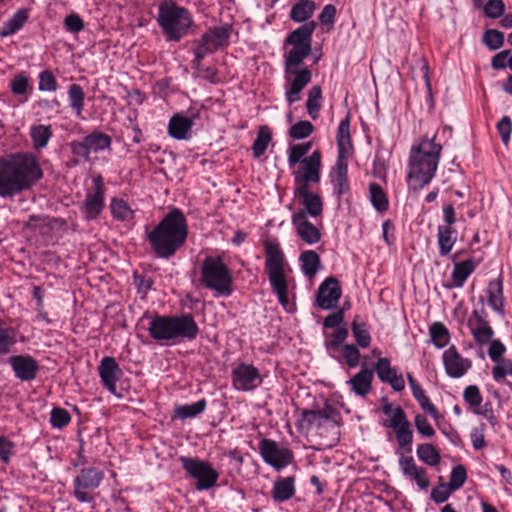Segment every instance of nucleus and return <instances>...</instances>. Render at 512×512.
<instances>
[{
    "label": "nucleus",
    "mask_w": 512,
    "mask_h": 512,
    "mask_svg": "<svg viewBox=\"0 0 512 512\" xmlns=\"http://www.w3.org/2000/svg\"><path fill=\"white\" fill-rule=\"evenodd\" d=\"M373 377V370L363 365L362 369L347 381V384L356 395L365 397L372 388Z\"/></svg>",
    "instance_id": "nucleus-28"
},
{
    "label": "nucleus",
    "mask_w": 512,
    "mask_h": 512,
    "mask_svg": "<svg viewBox=\"0 0 512 512\" xmlns=\"http://www.w3.org/2000/svg\"><path fill=\"white\" fill-rule=\"evenodd\" d=\"M149 336L157 342L193 341L200 329L191 313L180 315H160L154 313L149 317L147 328Z\"/></svg>",
    "instance_id": "nucleus-5"
},
{
    "label": "nucleus",
    "mask_w": 512,
    "mask_h": 512,
    "mask_svg": "<svg viewBox=\"0 0 512 512\" xmlns=\"http://www.w3.org/2000/svg\"><path fill=\"white\" fill-rule=\"evenodd\" d=\"M360 317L356 315L351 324V329L353 332V336L355 338L356 343L361 348H367L371 343V335L367 330L365 322H359Z\"/></svg>",
    "instance_id": "nucleus-41"
},
{
    "label": "nucleus",
    "mask_w": 512,
    "mask_h": 512,
    "mask_svg": "<svg viewBox=\"0 0 512 512\" xmlns=\"http://www.w3.org/2000/svg\"><path fill=\"white\" fill-rule=\"evenodd\" d=\"M383 425L394 430L398 446L401 449L406 453L412 451L413 431L404 410L400 406L396 407L394 415L389 420L384 421Z\"/></svg>",
    "instance_id": "nucleus-13"
},
{
    "label": "nucleus",
    "mask_w": 512,
    "mask_h": 512,
    "mask_svg": "<svg viewBox=\"0 0 512 512\" xmlns=\"http://www.w3.org/2000/svg\"><path fill=\"white\" fill-rule=\"evenodd\" d=\"M258 448L263 460L277 471L294 461L293 451L288 447L279 446L274 440L264 438L259 442Z\"/></svg>",
    "instance_id": "nucleus-12"
},
{
    "label": "nucleus",
    "mask_w": 512,
    "mask_h": 512,
    "mask_svg": "<svg viewBox=\"0 0 512 512\" xmlns=\"http://www.w3.org/2000/svg\"><path fill=\"white\" fill-rule=\"evenodd\" d=\"M317 27L315 21H309L291 32L285 43L292 49L285 55L284 72L287 82L285 88L286 101L289 105L301 99L302 90L311 82L312 72L307 67L300 68L312 51V34Z\"/></svg>",
    "instance_id": "nucleus-1"
},
{
    "label": "nucleus",
    "mask_w": 512,
    "mask_h": 512,
    "mask_svg": "<svg viewBox=\"0 0 512 512\" xmlns=\"http://www.w3.org/2000/svg\"><path fill=\"white\" fill-rule=\"evenodd\" d=\"M314 131V126L307 120H301L292 125L289 129V136L293 139H304Z\"/></svg>",
    "instance_id": "nucleus-51"
},
{
    "label": "nucleus",
    "mask_w": 512,
    "mask_h": 512,
    "mask_svg": "<svg viewBox=\"0 0 512 512\" xmlns=\"http://www.w3.org/2000/svg\"><path fill=\"white\" fill-rule=\"evenodd\" d=\"M110 209L112 217L115 220L128 221L133 219L134 212L123 199L113 198Z\"/></svg>",
    "instance_id": "nucleus-45"
},
{
    "label": "nucleus",
    "mask_w": 512,
    "mask_h": 512,
    "mask_svg": "<svg viewBox=\"0 0 512 512\" xmlns=\"http://www.w3.org/2000/svg\"><path fill=\"white\" fill-rule=\"evenodd\" d=\"M70 107L77 116H81L84 109L85 93L79 84H71L68 88Z\"/></svg>",
    "instance_id": "nucleus-44"
},
{
    "label": "nucleus",
    "mask_w": 512,
    "mask_h": 512,
    "mask_svg": "<svg viewBox=\"0 0 512 512\" xmlns=\"http://www.w3.org/2000/svg\"><path fill=\"white\" fill-rule=\"evenodd\" d=\"M263 245L265 250V270L272 290L277 295L279 303L286 307L289 304L288 283L285 274V267L288 264L284 252L276 241L265 240Z\"/></svg>",
    "instance_id": "nucleus-7"
},
{
    "label": "nucleus",
    "mask_w": 512,
    "mask_h": 512,
    "mask_svg": "<svg viewBox=\"0 0 512 512\" xmlns=\"http://www.w3.org/2000/svg\"><path fill=\"white\" fill-rule=\"evenodd\" d=\"M429 335L435 347L444 348L450 341V333L442 322H434L429 326Z\"/></svg>",
    "instance_id": "nucleus-38"
},
{
    "label": "nucleus",
    "mask_w": 512,
    "mask_h": 512,
    "mask_svg": "<svg viewBox=\"0 0 512 512\" xmlns=\"http://www.w3.org/2000/svg\"><path fill=\"white\" fill-rule=\"evenodd\" d=\"M453 492L454 490H450L448 484L441 483L439 486L432 489L431 499L435 503L440 504L445 502Z\"/></svg>",
    "instance_id": "nucleus-64"
},
{
    "label": "nucleus",
    "mask_w": 512,
    "mask_h": 512,
    "mask_svg": "<svg viewBox=\"0 0 512 512\" xmlns=\"http://www.w3.org/2000/svg\"><path fill=\"white\" fill-rule=\"evenodd\" d=\"M10 90L14 95H28L33 88L29 77L24 73H19L11 79Z\"/></svg>",
    "instance_id": "nucleus-48"
},
{
    "label": "nucleus",
    "mask_w": 512,
    "mask_h": 512,
    "mask_svg": "<svg viewBox=\"0 0 512 512\" xmlns=\"http://www.w3.org/2000/svg\"><path fill=\"white\" fill-rule=\"evenodd\" d=\"M271 140V129L266 125L260 126L257 132V137L252 145V151L255 158H259L265 153Z\"/></svg>",
    "instance_id": "nucleus-39"
},
{
    "label": "nucleus",
    "mask_w": 512,
    "mask_h": 512,
    "mask_svg": "<svg viewBox=\"0 0 512 512\" xmlns=\"http://www.w3.org/2000/svg\"><path fill=\"white\" fill-rule=\"evenodd\" d=\"M488 305L498 314L504 315L503 281L500 277L491 280L487 287Z\"/></svg>",
    "instance_id": "nucleus-29"
},
{
    "label": "nucleus",
    "mask_w": 512,
    "mask_h": 512,
    "mask_svg": "<svg viewBox=\"0 0 512 512\" xmlns=\"http://www.w3.org/2000/svg\"><path fill=\"white\" fill-rule=\"evenodd\" d=\"M342 295L340 282L337 278L330 276L318 287L314 305L323 310H330L336 307Z\"/></svg>",
    "instance_id": "nucleus-16"
},
{
    "label": "nucleus",
    "mask_w": 512,
    "mask_h": 512,
    "mask_svg": "<svg viewBox=\"0 0 512 512\" xmlns=\"http://www.w3.org/2000/svg\"><path fill=\"white\" fill-rule=\"evenodd\" d=\"M231 30L232 28L230 25L209 29L201 36L200 41L210 50L215 52L220 47L226 46L228 44Z\"/></svg>",
    "instance_id": "nucleus-27"
},
{
    "label": "nucleus",
    "mask_w": 512,
    "mask_h": 512,
    "mask_svg": "<svg viewBox=\"0 0 512 512\" xmlns=\"http://www.w3.org/2000/svg\"><path fill=\"white\" fill-rule=\"evenodd\" d=\"M58 88L57 80L50 70H44L39 74V86L40 91L54 92Z\"/></svg>",
    "instance_id": "nucleus-58"
},
{
    "label": "nucleus",
    "mask_w": 512,
    "mask_h": 512,
    "mask_svg": "<svg viewBox=\"0 0 512 512\" xmlns=\"http://www.w3.org/2000/svg\"><path fill=\"white\" fill-rule=\"evenodd\" d=\"M505 12V4L502 0H488L484 6V13L487 17L496 19Z\"/></svg>",
    "instance_id": "nucleus-60"
},
{
    "label": "nucleus",
    "mask_w": 512,
    "mask_h": 512,
    "mask_svg": "<svg viewBox=\"0 0 512 512\" xmlns=\"http://www.w3.org/2000/svg\"><path fill=\"white\" fill-rule=\"evenodd\" d=\"M44 176L32 152H17L0 157V197L13 198L31 190Z\"/></svg>",
    "instance_id": "nucleus-2"
},
{
    "label": "nucleus",
    "mask_w": 512,
    "mask_h": 512,
    "mask_svg": "<svg viewBox=\"0 0 512 512\" xmlns=\"http://www.w3.org/2000/svg\"><path fill=\"white\" fill-rule=\"evenodd\" d=\"M337 147H338V155L337 159L348 160L349 156L352 154L353 145L351 141L350 135V116L349 114L345 117V119L341 120L338 129H337Z\"/></svg>",
    "instance_id": "nucleus-26"
},
{
    "label": "nucleus",
    "mask_w": 512,
    "mask_h": 512,
    "mask_svg": "<svg viewBox=\"0 0 512 512\" xmlns=\"http://www.w3.org/2000/svg\"><path fill=\"white\" fill-rule=\"evenodd\" d=\"M15 343L14 330L12 328H5L0 319V355L8 354Z\"/></svg>",
    "instance_id": "nucleus-49"
},
{
    "label": "nucleus",
    "mask_w": 512,
    "mask_h": 512,
    "mask_svg": "<svg viewBox=\"0 0 512 512\" xmlns=\"http://www.w3.org/2000/svg\"><path fill=\"white\" fill-rule=\"evenodd\" d=\"M64 27L70 33H78L84 29V22L76 13H71L64 18Z\"/></svg>",
    "instance_id": "nucleus-63"
},
{
    "label": "nucleus",
    "mask_w": 512,
    "mask_h": 512,
    "mask_svg": "<svg viewBox=\"0 0 512 512\" xmlns=\"http://www.w3.org/2000/svg\"><path fill=\"white\" fill-rule=\"evenodd\" d=\"M53 132L50 125H34L30 129V137L35 150L45 148L52 137Z\"/></svg>",
    "instance_id": "nucleus-36"
},
{
    "label": "nucleus",
    "mask_w": 512,
    "mask_h": 512,
    "mask_svg": "<svg viewBox=\"0 0 512 512\" xmlns=\"http://www.w3.org/2000/svg\"><path fill=\"white\" fill-rule=\"evenodd\" d=\"M492 368V376L496 382H502L507 375H512V360L508 358L500 359L495 362Z\"/></svg>",
    "instance_id": "nucleus-52"
},
{
    "label": "nucleus",
    "mask_w": 512,
    "mask_h": 512,
    "mask_svg": "<svg viewBox=\"0 0 512 512\" xmlns=\"http://www.w3.org/2000/svg\"><path fill=\"white\" fill-rule=\"evenodd\" d=\"M336 7L332 4H328L324 6L321 13L318 16L320 23L327 27L326 31H330L334 27L335 16H336Z\"/></svg>",
    "instance_id": "nucleus-59"
},
{
    "label": "nucleus",
    "mask_w": 512,
    "mask_h": 512,
    "mask_svg": "<svg viewBox=\"0 0 512 512\" xmlns=\"http://www.w3.org/2000/svg\"><path fill=\"white\" fill-rule=\"evenodd\" d=\"M98 372L103 387L116 394V383L122 376V370L113 357L105 356L100 361Z\"/></svg>",
    "instance_id": "nucleus-21"
},
{
    "label": "nucleus",
    "mask_w": 512,
    "mask_h": 512,
    "mask_svg": "<svg viewBox=\"0 0 512 512\" xmlns=\"http://www.w3.org/2000/svg\"><path fill=\"white\" fill-rule=\"evenodd\" d=\"M295 478L293 476L280 477L274 484L271 491L272 498L276 502H285L295 495Z\"/></svg>",
    "instance_id": "nucleus-31"
},
{
    "label": "nucleus",
    "mask_w": 512,
    "mask_h": 512,
    "mask_svg": "<svg viewBox=\"0 0 512 512\" xmlns=\"http://www.w3.org/2000/svg\"><path fill=\"white\" fill-rule=\"evenodd\" d=\"M206 404V400L201 399L192 404L178 406L175 409V417L180 419L193 418L205 410Z\"/></svg>",
    "instance_id": "nucleus-46"
},
{
    "label": "nucleus",
    "mask_w": 512,
    "mask_h": 512,
    "mask_svg": "<svg viewBox=\"0 0 512 512\" xmlns=\"http://www.w3.org/2000/svg\"><path fill=\"white\" fill-rule=\"evenodd\" d=\"M303 274L312 280L321 267V259L314 250H306L299 256Z\"/></svg>",
    "instance_id": "nucleus-34"
},
{
    "label": "nucleus",
    "mask_w": 512,
    "mask_h": 512,
    "mask_svg": "<svg viewBox=\"0 0 512 512\" xmlns=\"http://www.w3.org/2000/svg\"><path fill=\"white\" fill-rule=\"evenodd\" d=\"M232 384L237 390L251 391L261 385L259 370L252 364L241 363L232 370Z\"/></svg>",
    "instance_id": "nucleus-17"
},
{
    "label": "nucleus",
    "mask_w": 512,
    "mask_h": 512,
    "mask_svg": "<svg viewBox=\"0 0 512 512\" xmlns=\"http://www.w3.org/2000/svg\"><path fill=\"white\" fill-rule=\"evenodd\" d=\"M373 370L383 383H389L391 387L400 392L405 388V381L401 374H397L396 369L391 367L390 360L386 357L379 358L373 365Z\"/></svg>",
    "instance_id": "nucleus-23"
},
{
    "label": "nucleus",
    "mask_w": 512,
    "mask_h": 512,
    "mask_svg": "<svg viewBox=\"0 0 512 512\" xmlns=\"http://www.w3.org/2000/svg\"><path fill=\"white\" fill-rule=\"evenodd\" d=\"M157 23L161 27L166 40L179 42L189 34L194 25L191 12L174 1L163 0L158 7Z\"/></svg>",
    "instance_id": "nucleus-6"
},
{
    "label": "nucleus",
    "mask_w": 512,
    "mask_h": 512,
    "mask_svg": "<svg viewBox=\"0 0 512 512\" xmlns=\"http://www.w3.org/2000/svg\"><path fill=\"white\" fill-rule=\"evenodd\" d=\"M348 337V330L344 327L337 328L332 333V339L328 342H326V347L328 350L337 351L342 343L347 339Z\"/></svg>",
    "instance_id": "nucleus-61"
},
{
    "label": "nucleus",
    "mask_w": 512,
    "mask_h": 512,
    "mask_svg": "<svg viewBox=\"0 0 512 512\" xmlns=\"http://www.w3.org/2000/svg\"><path fill=\"white\" fill-rule=\"evenodd\" d=\"M112 144L111 137L101 131H93L81 140H73L69 143L70 151L73 155V164L78 165L82 162H90V153H98L105 149H110Z\"/></svg>",
    "instance_id": "nucleus-9"
},
{
    "label": "nucleus",
    "mask_w": 512,
    "mask_h": 512,
    "mask_svg": "<svg viewBox=\"0 0 512 512\" xmlns=\"http://www.w3.org/2000/svg\"><path fill=\"white\" fill-rule=\"evenodd\" d=\"M94 191L86 195L80 210L85 220L92 221L98 218L104 209V185L102 177L94 178Z\"/></svg>",
    "instance_id": "nucleus-18"
},
{
    "label": "nucleus",
    "mask_w": 512,
    "mask_h": 512,
    "mask_svg": "<svg viewBox=\"0 0 512 512\" xmlns=\"http://www.w3.org/2000/svg\"><path fill=\"white\" fill-rule=\"evenodd\" d=\"M325 420L318 410L303 409L301 417L298 420L297 426L299 429L309 430L313 426L321 427Z\"/></svg>",
    "instance_id": "nucleus-42"
},
{
    "label": "nucleus",
    "mask_w": 512,
    "mask_h": 512,
    "mask_svg": "<svg viewBox=\"0 0 512 512\" xmlns=\"http://www.w3.org/2000/svg\"><path fill=\"white\" fill-rule=\"evenodd\" d=\"M179 460L187 475L196 480L198 491L209 490L217 484L219 473L209 461L187 456H181Z\"/></svg>",
    "instance_id": "nucleus-10"
},
{
    "label": "nucleus",
    "mask_w": 512,
    "mask_h": 512,
    "mask_svg": "<svg viewBox=\"0 0 512 512\" xmlns=\"http://www.w3.org/2000/svg\"><path fill=\"white\" fill-rule=\"evenodd\" d=\"M192 125L191 119L181 114H176L169 121L168 132L175 139L187 140L190 138Z\"/></svg>",
    "instance_id": "nucleus-30"
},
{
    "label": "nucleus",
    "mask_w": 512,
    "mask_h": 512,
    "mask_svg": "<svg viewBox=\"0 0 512 512\" xmlns=\"http://www.w3.org/2000/svg\"><path fill=\"white\" fill-rule=\"evenodd\" d=\"M342 357L348 367L355 368L359 365L361 354L354 344H345L342 346Z\"/></svg>",
    "instance_id": "nucleus-54"
},
{
    "label": "nucleus",
    "mask_w": 512,
    "mask_h": 512,
    "mask_svg": "<svg viewBox=\"0 0 512 512\" xmlns=\"http://www.w3.org/2000/svg\"><path fill=\"white\" fill-rule=\"evenodd\" d=\"M294 194L303 206V209H300L298 212H303L305 214V218H307L308 215L316 218L322 214L323 201L317 193L310 191L309 186L295 187Z\"/></svg>",
    "instance_id": "nucleus-22"
},
{
    "label": "nucleus",
    "mask_w": 512,
    "mask_h": 512,
    "mask_svg": "<svg viewBox=\"0 0 512 512\" xmlns=\"http://www.w3.org/2000/svg\"><path fill=\"white\" fill-rule=\"evenodd\" d=\"M334 194L340 198L350 190L348 181V160L337 159L331 171Z\"/></svg>",
    "instance_id": "nucleus-25"
},
{
    "label": "nucleus",
    "mask_w": 512,
    "mask_h": 512,
    "mask_svg": "<svg viewBox=\"0 0 512 512\" xmlns=\"http://www.w3.org/2000/svg\"><path fill=\"white\" fill-rule=\"evenodd\" d=\"M467 479V471L463 465H457L452 469L450 481L448 483L450 490L460 489Z\"/></svg>",
    "instance_id": "nucleus-56"
},
{
    "label": "nucleus",
    "mask_w": 512,
    "mask_h": 512,
    "mask_svg": "<svg viewBox=\"0 0 512 512\" xmlns=\"http://www.w3.org/2000/svg\"><path fill=\"white\" fill-rule=\"evenodd\" d=\"M488 314L484 306L474 309L467 319V326L474 341L480 345H487L494 336V330L488 321Z\"/></svg>",
    "instance_id": "nucleus-15"
},
{
    "label": "nucleus",
    "mask_w": 512,
    "mask_h": 512,
    "mask_svg": "<svg viewBox=\"0 0 512 512\" xmlns=\"http://www.w3.org/2000/svg\"><path fill=\"white\" fill-rule=\"evenodd\" d=\"M369 191L373 207L379 212L387 211L389 202L382 187L377 183H371L369 185Z\"/></svg>",
    "instance_id": "nucleus-47"
},
{
    "label": "nucleus",
    "mask_w": 512,
    "mask_h": 512,
    "mask_svg": "<svg viewBox=\"0 0 512 512\" xmlns=\"http://www.w3.org/2000/svg\"><path fill=\"white\" fill-rule=\"evenodd\" d=\"M188 224L184 213L174 208L149 232L147 240L156 257L169 259L186 243Z\"/></svg>",
    "instance_id": "nucleus-3"
},
{
    "label": "nucleus",
    "mask_w": 512,
    "mask_h": 512,
    "mask_svg": "<svg viewBox=\"0 0 512 512\" xmlns=\"http://www.w3.org/2000/svg\"><path fill=\"white\" fill-rule=\"evenodd\" d=\"M322 89L319 85L313 86L308 92L306 109L309 116L316 120L321 110Z\"/></svg>",
    "instance_id": "nucleus-40"
},
{
    "label": "nucleus",
    "mask_w": 512,
    "mask_h": 512,
    "mask_svg": "<svg viewBox=\"0 0 512 512\" xmlns=\"http://www.w3.org/2000/svg\"><path fill=\"white\" fill-rule=\"evenodd\" d=\"M29 9H19L10 19H8L0 28V37L11 36L23 28L29 19Z\"/></svg>",
    "instance_id": "nucleus-32"
},
{
    "label": "nucleus",
    "mask_w": 512,
    "mask_h": 512,
    "mask_svg": "<svg viewBox=\"0 0 512 512\" xmlns=\"http://www.w3.org/2000/svg\"><path fill=\"white\" fill-rule=\"evenodd\" d=\"M415 427L422 436L424 437H433L435 435V430L428 422L427 418L422 414H417L414 418Z\"/></svg>",
    "instance_id": "nucleus-62"
},
{
    "label": "nucleus",
    "mask_w": 512,
    "mask_h": 512,
    "mask_svg": "<svg viewBox=\"0 0 512 512\" xmlns=\"http://www.w3.org/2000/svg\"><path fill=\"white\" fill-rule=\"evenodd\" d=\"M201 283L221 296H229L233 291L232 273L219 256L205 257L201 266Z\"/></svg>",
    "instance_id": "nucleus-8"
},
{
    "label": "nucleus",
    "mask_w": 512,
    "mask_h": 512,
    "mask_svg": "<svg viewBox=\"0 0 512 512\" xmlns=\"http://www.w3.org/2000/svg\"><path fill=\"white\" fill-rule=\"evenodd\" d=\"M292 224L296 227L298 236L307 244H315L320 241L319 229L305 218L303 212H295L292 215Z\"/></svg>",
    "instance_id": "nucleus-24"
},
{
    "label": "nucleus",
    "mask_w": 512,
    "mask_h": 512,
    "mask_svg": "<svg viewBox=\"0 0 512 512\" xmlns=\"http://www.w3.org/2000/svg\"><path fill=\"white\" fill-rule=\"evenodd\" d=\"M463 399L473 412H478V407L483 400L480 390L476 385H469L464 389Z\"/></svg>",
    "instance_id": "nucleus-50"
},
{
    "label": "nucleus",
    "mask_w": 512,
    "mask_h": 512,
    "mask_svg": "<svg viewBox=\"0 0 512 512\" xmlns=\"http://www.w3.org/2000/svg\"><path fill=\"white\" fill-rule=\"evenodd\" d=\"M417 456L429 466H436L441 460L439 451L430 443L419 444L417 447Z\"/></svg>",
    "instance_id": "nucleus-43"
},
{
    "label": "nucleus",
    "mask_w": 512,
    "mask_h": 512,
    "mask_svg": "<svg viewBox=\"0 0 512 512\" xmlns=\"http://www.w3.org/2000/svg\"><path fill=\"white\" fill-rule=\"evenodd\" d=\"M16 378L21 381H32L37 377L39 364L30 355H14L8 359Z\"/></svg>",
    "instance_id": "nucleus-19"
},
{
    "label": "nucleus",
    "mask_w": 512,
    "mask_h": 512,
    "mask_svg": "<svg viewBox=\"0 0 512 512\" xmlns=\"http://www.w3.org/2000/svg\"><path fill=\"white\" fill-rule=\"evenodd\" d=\"M445 371L451 378H460L471 368L472 361L462 357L455 346H450L443 353Z\"/></svg>",
    "instance_id": "nucleus-20"
},
{
    "label": "nucleus",
    "mask_w": 512,
    "mask_h": 512,
    "mask_svg": "<svg viewBox=\"0 0 512 512\" xmlns=\"http://www.w3.org/2000/svg\"><path fill=\"white\" fill-rule=\"evenodd\" d=\"M316 10V3L312 0H299L290 10V18L295 22L308 20Z\"/></svg>",
    "instance_id": "nucleus-35"
},
{
    "label": "nucleus",
    "mask_w": 512,
    "mask_h": 512,
    "mask_svg": "<svg viewBox=\"0 0 512 512\" xmlns=\"http://www.w3.org/2000/svg\"><path fill=\"white\" fill-rule=\"evenodd\" d=\"M476 265L472 259H467L458 263H455L452 271L451 280L452 283L448 286L449 288H461L467 278L473 273Z\"/></svg>",
    "instance_id": "nucleus-33"
},
{
    "label": "nucleus",
    "mask_w": 512,
    "mask_h": 512,
    "mask_svg": "<svg viewBox=\"0 0 512 512\" xmlns=\"http://www.w3.org/2000/svg\"><path fill=\"white\" fill-rule=\"evenodd\" d=\"M104 479V472L98 468L88 467L80 470L73 481L74 497L81 503H92L95 500L93 491Z\"/></svg>",
    "instance_id": "nucleus-11"
},
{
    "label": "nucleus",
    "mask_w": 512,
    "mask_h": 512,
    "mask_svg": "<svg viewBox=\"0 0 512 512\" xmlns=\"http://www.w3.org/2000/svg\"><path fill=\"white\" fill-rule=\"evenodd\" d=\"M414 398L418 401L420 407L430 414L433 418L437 419L439 417L438 410L431 403L430 399L426 396L425 391L421 389H416V392L412 393Z\"/></svg>",
    "instance_id": "nucleus-57"
},
{
    "label": "nucleus",
    "mask_w": 512,
    "mask_h": 512,
    "mask_svg": "<svg viewBox=\"0 0 512 512\" xmlns=\"http://www.w3.org/2000/svg\"><path fill=\"white\" fill-rule=\"evenodd\" d=\"M483 42L491 50H497L504 44V34L496 29H489L484 33Z\"/></svg>",
    "instance_id": "nucleus-55"
},
{
    "label": "nucleus",
    "mask_w": 512,
    "mask_h": 512,
    "mask_svg": "<svg viewBox=\"0 0 512 512\" xmlns=\"http://www.w3.org/2000/svg\"><path fill=\"white\" fill-rule=\"evenodd\" d=\"M441 151L442 146L435 142V137H424L419 145L411 148L407 174L411 189L420 190L431 182L438 167Z\"/></svg>",
    "instance_id": "nucleus-4"
},
{
    "label": "nucleus",
    "mask_w": 512,
    "mask_h": 512,
    "mask_svg": "<svg viewBox=\"0 0 512 512\" xmlns=\"http://www.w3.org/2000/svg\"><path fill=\"white\" fill-rule=\"evenodd\" d=\"M455 234V228L438 226L437 236L440 256H447L451 252L456 242Z\"/></svg>",
    "instance_id": "nucleus-37"
},
{
    "label": "nucleus",
    "mask_w": 512,
    "mask_h": 512,
    "mask_svg": "<svg viewBox=\"0 0 512 512\" xmlns=\"http://www.w3.org/2000/svg\"><path fill=\"white\" fill-rule=\"evenodd\" d=\"M71 421L69 412L61 407H55L50 413V423L54 428H63Z\"/></svg>",
    "instance_id": "nucleus-53"
},
{
    "label": "nucleus",
    "mask_w": 512,
    "mask_h": 512,
    "mask_svg": "<svg viewBox=\"0 0 512 512\" xmlns=\"http://www.w3.org/2000/svg\"><path fill=\"white\" fill-rule=\"evenodd\" d=\"M321 171V152L315 150L299 163L294 172L295 187H308L309 183H319Z\"/></svg>",
    "instance_id": "nucleus-14"
}]
</instances>
